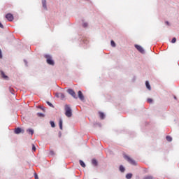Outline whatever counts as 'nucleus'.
Segmentation results:
<instances>
[{
    "mask_svg": "<svg viewBox=\"0 0 179 179\" xmlns=\"http://www.w3.org/2000/svg\"><path fill=\"white\" fill-rule=\"evenodd\" d=\"M135 48H136V50H138L139 51V52H141V54H145V49H143V48L139 45H135Z\"/></svg>",
    "mask_w": 179,
    "mask_h": 179,
    "instance_id": "obj_4",
    "label": "nucleus"
},
{
    "mask_svg": "<svg viewBox=\"0 0 179 179\" xmlns=\"http://www.w3.org/2000/svg\"><path fill=\"white\" fill-rule=\"evenodd\" d=\"M6 19L8 22H12V20H13V15L10 13H8V14L6 15Z\"/></svg>",
    "mask_w": 179,
    "mask_h": 179,
    "instance_id": "obj_7",
    "label": "nucleus"
},
{
    "mask_svg": "<svg viewBox=\"0 0 179 179\" xmlns=\"http://www.w3.org/2000/svg\"><path fill=\"white\" fill-rule=\"evenodd\" d=\"M35 179H38V176H37V174H35Z\"/></svg>",
    "mask_w": 179,
    "mask_h": 179,
    "instance_id": "obj_33",
    "label": "nucleus"
},
{
    "mask_svg": "<svg viewBox=\"0 0 179 179\" xmlns=\"http://www.w3.org/2000/svg\"><path fill=\"white\" fill-rule=\"evenodd\" d=\"M0 28H1V29H3V24H2L1 22H0Z\"/></svg>",
    "mask_w": 179,
    "mask_h": 179,
    "instance_id": "obj_31",
    "label": "nucleus"
},
{
    "mask_svg": "<svg viewBox=\"0 0 179 179\" xmlns=\"http://www.w3.org/2000/svg\"><path fill=\"white\" fill-rule=\"evenodd\" d=\"M174 99H177V97L175 96Z\"/></svg>",
    "mask_w": 179,
    "mask_h": 179,
    "instance_id": "obj_34",
    "label": "nucleus"
},
{
    "mask_svg": "<svg viewBox=\"0 0 179 179\" xmlns=\"http://www.w3.org/2000/svg\"><path fill=\"white\" fill-rule=\"evenodd\" d=\"M92 164H93V166H97V160L96 159H92Z\"/></svg>",
    "mask_w": 179,
    "mask_h": 179,
    "instance_id": "obj_17",
    "label": "nucleus"
},
{
    "mask_svg": "<svg viewBox=\"0 0 179 179\" xmlns=\"http://www.w3.org/2000/svg\"><path fill=\"white\" fill-rule=\"evenodd\" d=\"M46 103H47V104H48L50 107H54V106L52 105V103H51L50 101H47Z\"/></svg>",
    "mask_w": 179,
    "mask_h": 179,
    "instance_id": "obj_24",
    "label": "nucleus"
},
{
    "mask_svg": "<svg viewBox=\"0 0 179 179\" xmlns=\"http://www.w3.org/2000/svg\"><path fill=\"white\" fill-rule=\"evenodd\" d=\"M45 57L47 59V63L49 64V65H54V61L51 59V56L46 55Z\"/></svg>",
    "mask_w": 179,
    "mask_h": 179,
    "instance_id": "obj_3",
    "label": "nucleus"
},
{
    "mask_svg": "<svg viewBox=\"0 0 179 179\" xmlns=\"http://www.w3.org/2000/svg\"><path fill=\"white\" fill-rule=\"evenodd\" d=\"M126 178L127 179H131L132 178V173H127L126 175Z\"/></svg>",
    "mask_w": 179,
    "mask_h": 179,
    "instance_id": "obj_16",
    "label": "nucleus"
},
{
    "mask_svg": "<svg viewBox=\"0 0 179 179\" xmlns=\"http://www.w3.org/2000/svg\"><path fill=\"white\" fill-rule=\"evenodd\" d=\"M50 124L52 128H55V123L53 121H50Z\"/></svg>",
    "mask_w": 179,
    "mask_h": 179,
    "instance_id": "obj_22",
    "label": "nucleus"
},
{
    "mask_svg": "<svg viewBox=\"0 0 179 179\" xmlns=\"http://www.w3.org/2000/svg\"><path fill=\"white\" fill-rule=\"evenodd\" d=\"M38 117H44V115L43 113H38Z\"/></svg>",
    "mask_w": 179,
    "mask_h": 179,
    "instance_id": "obj_29",
    "label": "nucleus"
},
{
    "mask_svg": "<svg viewBox=\"0 0 179 179\" xmlns=\"http://www.w3.org/2000/svg\"><path fill=\"white\" fill-rule=\"evenodd\" d=\"M32 150L36 152V146L34 144L32 145Z\"/></svg>",
    "mask_w": 179,
    "mask_h": 179,
    "instance_id": "obj_28",
    "label": "nucleus"
},
{
    "mask_svg": "<svg viewBox=\"0 0 179 179\" xmlns=\"http://www.w3.org/2000/svg\"><path fill=\"white\" fill-rule=\"evenodd\" d=\"M145 86L148 90H151L152 87H150V84H149V81L145 82Z\"/></svg>",
    "mask_w": 179,
    "mask_h": 179,
    "instance_id": "obj_12",
    "label": "nucleus"
},
{
    "mask_svg": "<svg viewBox=\"0 0 179 179\" xmlns=\"http://www.w3.org/2000/svg\"><path fill=\"white\" fill-rule=\"evenodd\" d=\"M24 62H25V64H26V60H24Z\"/></svg>",
    "mask_w": 179,
    "mask_h": 179,
    "instance_id": "obj_35",
    "label": "nucleus"
},
{
    "mask_svg": "<svg viewBox=\"0 0 179 179\" xmlns=\"http://www.w3.org/2000/svg\"><path fill=\"white\" fill-rule=\"evenodd\" d=\"M0 58H2V50L0 49Z\"/></svg>",
    "mask_w": 179,
    "mask_h": 179,
    "instance_id": "obj_32",
    "label": "nucleus"
},
{
    "mask_svg": "<svg viewBox=\"0 0 179 179\" xmlns=\"http://www.w3.org/2000/svg\"><path fill=\"white\" fill-rule=\"evenodd\" d=\"M27 131L28 132V134H30L31 135H33V134H34V131L31 129H27Z\"/></svg>",
    "mask_w": 179,
    "mask_h": 179,
    "instance_id": "obj_15",
    "label": "nucleus"
},
{
    "mask_svg": "<svg viewBox=\"0 0 179 179\" xmlns=\"http://www.w3.org/2000/svg\"><path fill=\"white\" fill-rule=\"evenodd\" d=\"M67 92L71 94V96H72V97H73L74 99H77L76 97V93L75 92V91H73V90L72 89H69L67 90Z\"/></svg>",
    "mask_w": 179,
    "mask_h": 179,
    "instance_id": "obj_6",
    "label": "nucleus"
},
{
    "mask_svg": "<svg viewBox=\"0 0 179 179\" xmlns=\"http://www.w3.org/2000/svg\"><path fill=\"white\" fill-rule=\"evenodd\" d=\"M64 110L66 117L71 118V117H72V109L71 108V106H69V105H65Z\"/></svg>",
    "mask_w": 179,
    "mask_h": 179,
    "instance_id": "obj_1",
    "label": "nucleus"
},
{
    "mask_svg": "<svg viewBox=\"0 0 179 179\" xmlns=\"http://www.w3.org/2000/svg\"><path fill=\"white\" fill-rule=\"evenodd\" d=\"M80 164L83 168L86 167V164H85V162H83V161H82V160H80Z\"/></svg>",
    "mask_w": 179,
    "mask_h": 179,
    "instance_id": "obj_20",
    "label": "nucleus"
},
{
    "mask_svg": "<svg viewBox=\"0 0 179 179\" xmlns=\"http://www.w3.org/2000/svg\"><path fill=\"white\" fill-rule=\"evenodd\" d=\"M59 127L60 129H62V119L59 120Z\"/></svg>",
    "mask_w": 179,
    "mask_h": 179,
    "instance_id": "obj_18",
    "label": "nucleus"
},
{
    "mask_svg": "<svg viewBox=\"0 0 179 179\" xmlns=\"http://www.w3.org/2000/svg\"><path fill=\"white\" fill-rule=\"evenodd\" d=\"M78 94L80 99L85 100V96H83L82 91H78Z\"/></svg>",
    "mask_w": 179,
    "mask_h": 179,
    "instance_id": "obj_11",
    "label": "nucleus"
},
{
    "mask_svg": "<svg viewBox=\"0 0 179 179\" xmlns=\"http://www.w3.org/2000/svg\"><path fill=\"white\" fill-rule=\"evenodd\" d=\"M176 41H177V38H173L172 41H171L172 44H174V43H176Z\"/></svg>",
    "mask_w": 179,
    "mask_h": 179,
    "instance_id": "obj_23",
    "label": "nucleus"
},
{
    "mask_svg": "<svg viewBox=\"0 0 179 179\" xmlns=\"http://www.w3.org/2000/svg\"><path fill=\"white\" fill-rule=\"evenodd\" d=\"M57 97H59V99H61V100H64L65 99V94L63 93H57L56 94Z\"/></svg>",
    "mask_w": 179,
    "mask_h": 179,
    "instance_id": "obj_10",
    "label": "nucleus"
},
{
    "mask_svg": "<svg viewBox=\"0 0 179 179\" xmlns=\"http://www.w3.org/2000/svg\"><path fill=\"white\" fill-rule=\"evenodd\" d=\"M165 24H166V26H170V22H169L168 21H166Z\"/></svg>",
    "mask_w": 179,
    "mask_h": 179,
    "instance_id": "obj_30",
    "label": "nucleus"
},
{
    "mask_svg": "<svg viewBox=\"0 0 179 179\" xmlns=\"http://www.w3.org/2000/svg\"><path fill=\"white\" fill-rule=\"evenodd\" d=\"M83 27H87V22L83 23Z\"/></svg>",
    "mask_w": 179,
    "mask_h": 179,
    "instance_id": "obj_27",
    "label": "nucleus"
},
{
    "mask_svg": "<svg viewBox=\"0 0 179 179\" xmlns=\"http://www.w3.org/2000/svg\"><path fill=\"white\" fill-rule=\"evenodd\" d=\"M42 6L45 10H48L47 8V0H42Z\"/></svg>",
    "mask_w": 179,
    "mask_h": 179,
    "instance_id": "obj_8",
    "label": "nucleus"
},
{
    "mask_svg": "<svg viewBox=\"0 0 179 179\" xmlns=\"http://www.w3.org/2000/svg\"><path fill=\"white\" fill-rule=\"evenodd\" d=\"M15 134H16V135H19V134H24V129L17 127L15 129Z\"/></svg>",
    "mask_w": 179,
    "mask_h": 179,
    "instance_id": "obj_5",
    "label": "nucleus"
},
{
    "mask_svg": "<svg viewBox=\"0 0 179 179\" xmlns=\"http://www.w3.org/2000/svg\"><path fill=\"white\" fill-rule=\"evenodd\" d=\"M144 179H155V178L152 176H146Z\"/></svg>",
    "mask_w": 179,
    "mask_h": 179,
    "instance_id": "obj_26",
    "label": "nucleus"
},
{
    "mask_svg": "<svg viewBox=\"0 0 179 179\" xmlns=\"http://www.w3.org/2000/svg\"><path fill=\"white\" fill-rule=\"evenodd\" d=\"M120 171L122 172V173H124V171H125V168H124V166H122V165H121L120 166Z\"/></svg>",
    "mask_w": 179,
    "mask_h": 179,
    "instance_id": "obj_21",
    "label": "nucleus"
},
{
    "mask_svg": "<svg viewBox=\"0 0 179 179\" xmlns=\"http://www.w3.org/2000/svg\"><path fill=\"white\" fill-rule=\"evenodd\" d=\"M166 141H168V142H171L173 141V138H171V136H167Z\"/></svg>",
    "mask_w": 179,
    "mask_h": 179,
    "instance_id": "obj_19",
    "label": "nucleus"
},
{
    "mask_svg": "<svg viewBox=\"0 0 179 179\" xmlns=\"http://www.w3.org/2000/svg\"><path fill=\"white\" fill-rule=\"evenodd\" d=\"M1 78H3V79H5V80H9V77H8V76L5 75V73L3 71H1Z\"/></svg>",
    "mask_w": 179,
    "mask_h": 179,
    "instance_id": "obj_9",
    "label": "nucleus"
},
{
    "mask_svg": "<svg viewBox=\"0 0 179 179\" xmlns=\"http://www.w3.org/2000/svg\"><path fill=\"white\" fill-rule=\"evenodd\" d=\"M110 45L111 47L115 48L117 47V44H115V42H114V41H110Z\"/></svg>",
    "mask_w": 179,
    "mask_h": 179,
    "instance_id": "obj_14",
    "label": "nucleus"
},
{
    "mask_svg": "<svg viewBox=\"0 0 179 179\" xmlns=\"http://www.w3.org/2000/svg\"><path fill=\"white\" fill-rule=\"evenodd\" d=\"M99 114L101 120H104V113L103 112H99Z\"/></svg>",
    "mask_w": 179,
    "mask_h": 179,
    "instance_id": "obj_13",
    "label": "nucleus"
},
{
    "mask_svg": "<svg viewBox=\"0 0 179 179\" xmlns=\"http://www.w3.org/2000/svg\"><path fill=\"white\" fill-rule=\"evenodd\" d=\"M148 102L150 103H153V99L149 98V99H148Z\"/></svg>",
    "mask_w": 179,
    "mask_h": 179,
    "instance_id": "obj_25",
    "label": "nucleus"
},
{
    "mask_svg": "<svg viewBox=\"0 0 179 179\" xmlns=\"http://www.w3.org/2000/svg\"><path fill=\"white\" fill-rule=\"evenodd\" d=\"M124 157L125 160L128 161L129 163H130V164H132L133 166H136V162L131 158L129 156L124 155Z\"/></svg>",
    "mask_w": 179,
    "mask_h": 179,
    "instance_id": "obj_2",
    "label": "nucleus"
}]
</instances>
